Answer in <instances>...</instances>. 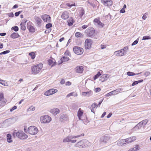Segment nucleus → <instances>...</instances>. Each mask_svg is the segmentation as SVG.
Segmentation results:
<instances>
[{"label": "nucleus", "instance_id": "11", "mask_svg": "<svg viewBox=\"0 0 151 151\" xmlns=\"http://www.w3.org/2000/svg\"><path fill=\"white\" fill-rule=\"evenodd\" d=\"M57 91L58 90L57 89L52 88L46 91L44 93V94L46 96H49L56 93Z\"/></svg>", "mask_w": 151, "mask_h": 151}, {"label": "nucleus", "instance_id": "30", "mask_svg": "<svg viewBox=\"0 0 151 151\" xmlns=\"http://www.w3.org/2000/svg\"><path fill=\"white\" fill-rule=\"evenodd\" d=\"M139 149V145H137L135 146V147L129 150L128 151H137Z\"/></svg>", "mask_w": 151, "mask_h": 151}, {"label": "nucleus", "instance_id": "41", "mask_svg": "<svg viewBox=\"0 0 151 151\" xmlns=\"http://www.w3.org/2000/svg\"><path fill=\"white\" fill-rule=\"evenodd\" d=\"M6 101H0V106H4L5 104Z\"/></svg>", "mask_w": 151, "mask_h": 151}, {"label": "nucleus", "instance_id": "20", "mask_svg": "<svg viewBox=\"0 0 151 151\" xmlns=\"http://www.w3.org/2000/svg\"><path fill=\"white\" fill-rule=\"evenodd\" d=\"M116 143L117 145L119 146H122L124 145H126L124 139H121L119 140L116 142Z\"/></svg>", "mask_w": 151, "mask_h": 151}, {"label": "nucleus", "instance_id": "58", "mask_svg": "<svg viewBox=\"0 0 151 151\" xmlns=\"http://www.w3.org/2000/svg\"><path fill=\"white\" fill-rule=\"evenodd\" d=\"M73 93L72 92V93H69V94H68L67 95V96L66 97H70V96H73Z\"/></svg>", "mask_w": 151, "mask_h": 151}, {"label": "nucleus", "instance_id": "4", "mask_svg": "<svg viewBox=\"0 0 151 151\" xmlns=\"http://www.w3.org/2000/svg\"><path fill=\"white\" fill-rule=\"evenodd\" d=\"M27 132L31 134L35 135L38 132V130L36 127L34 126H31L28 128Z\"/></svg>", "mask_w": 151, "mask_h": 151}, {"label": "nucleus", "instance_id": "14", "mask_svg": "<svg viewBox=\"0 0 151 151\" xmlns=\"http://www.w3.org/2000/svg\"><path fill=\"white\" fill-rule=\"evenodd\" d=\"M93 21L95 23V24L98 25L100 27H102L104 25V24L103 23L100 22L99 19H95Z\"/></svg>", "mask_w": 151, "mask_h": 151}, {"label": "nucleus", "instance_id": "13", "mask_svg": "<svg viewBox=\"0 0 151 151\" xmlns=\"http://www.w3.org/2000/svg\"><path fill=\"white\" fill-rule=\"evenodd\" d=\"M101 2L106 6H111L112 4V1L111 0H102Z\"/></svg>", "mask_w": 151, "mask_h": 151}, {"label": "nucleus", "instance_id": "35", "mask_svg": "<svg viewBox=\"0 0 151 151\" xmlns=\"http://www.w3.org/2000/svg\"><path fill=\"white\" fill-rule=\"evenodd\" d=\"M21 26V29L22 30H25L26 29V27L25 26V24L23 23H21L20 24Z\"/></svg>", "mask_w": 151, "mask_h": 151}, {"label": "nucleus", "instance_id": "19", "mask_svg": "<svg viewBox=\"0 0 151 151\" xmlns=\"http://www.w3.org/2000/svg\"><path fill=\"white\" fill-rule=\"evenodd\" d=\"M31 24V22H28L27 28L30 32H35V29L33 26L30 25Z\"/></svg>", "mask_w": 151, "mask_h": 151}, {"label": "nucleus", "instance_id": "12", "mask_svg": "<svg viewBox=\"0 0 151 151\" xmlns=\"http://www.w3.org/2000/svg\"><path fill=\"white\" fill-rule=\"evenodd\" d=\"M136 137L135 136H132L124 139L126 144H129L135 140Z\"/></svg>", "mask_w": 151, "mask_h": 151}, {"label": "nucleus", "instance_id": "28", "mask_svg": "<svg viewBox=\"0 0 151 151\" xmlns=\"http://www.w3.org/2000/svg\"><path fill=\"white\" fill-rule=\"evenodd\" d=\"M7 141L9 143H11L12 142V136L10 134H7L6 135Z\"/></svg>", "mask_w": 151, "mask_h": 151}, {"label": "nucleus", "instance_id": "32", "mask_svg": "<svg viewBox=\"0 0 151 151\" xmlns=\"http://www.w3.org/2000/svg\"><path fill=\"white\" fill-rule=\"evenodd\" d=\"M85 14V11L84 9L82 8L79 12V16L81 18Z\"/></svg>", "mask_w": 151, "mask_h": 151}, {"label": "nucleus", "instance_id": "57", "mask_svg": "<svg viewBox=\"0 0 151 151\" xmlns=\"http://www.w3.org/2000/svg\"><path fill=\"white\" fill-rule=\"evenodd\" d=\"M150 74V73L149 72H146L145 73V75L147 76H149Z\"/></svg>", "mask_w": 151, "mask_h": 151}, {"label": "nucleus", "instance_id": "46", "mask_svg": "<svg viewBox=\"0 0 151 151\" xmlns=\"http://www.w3.org/2000/svg\"><path fill=\"white\" fill-rule=\"evenodd\" d=\"M84 134H82L81 135H77V136H73V138L74 139V138H76L82 136H84Z\"/></svg>", "mask_w": 151, "mask_h": 151}, {"label": "nucleus", "instance_id": "7", "mask_svg": "<svg viewBox=\"0 0 151 151\" xmlns=\"http://www.w3.org/2000/svg\"><path fill=\"white\" fill-rule=\"evenodd\" d=\"M85 33L89 37L93 36L95 33V30L92 27H89L85 31Z\"/></svg>", "mask_w": 151, "mask_h": 151}, {"label": "nucleus", "instance_id": "51", "mask_svg": "<svg viewBox=\"0 0 151 151\" xmlns=\"http://www.w3.org/2000/svg\"><path fill=\"white\" fill-rule=\"evenodd\" d=\"M147 13H145L144 14L142 18L144 20H145L147 17Z\"/></svg>", "mask_w": 151, "mask_h": 151}, {"label": "nucleus", "instance_id": "44", "mask_svg": "<svg viewBox=\"0 0 151 151\" xmlns=\"http://www.w3.org/2000/svg\"><path fill=\"white\" fill-rule=\"evenodd\" d=\"M9 52L10 51L9 50H7L1 52L0 53V55L5 54L9 53Z\"/></svg>", "mask_w": 151, "mask_h": 151}, {"label": "nucleus", "instance_id": "40", "mask_svg": "<svg viewBox=\"0 0 151 151\" xmlns=\"http://www.w3.org/2000/svg\"><path fill=\"white\" fill-rule=\"evenodd\" d=\"M6 101L4 97V94L3 93H0V101Z\"/></svg>", "mask_w": 151, "mask_h": 151}, {"label": "nucleus", "instance_id": "17", "mask_svg": "<svg viewBox=\"0 0 151 151\" xmlns=\"http://www.w3.org/2000/svg\"><path fill=\"white\" fill-rule=\"evenodd\" d=\"M109 75L108 74H104L100 77L99 81L102 82H104L106 80L109 78Z\"/></svg>", "mask_w": 151, "mask_h": 151}, {"label": "nucleus", "instance_id": "24", "mask_svg": "<svg viewBox=\"0 0 151 151\" xmlns=\"http://www.w3.org/2000/svg\"><path fill=\"white\" fill-rule=\"evenodd\" d=\"M60 121L63 122L64 121L67 120V116L65 114H63L61 115L60 118Z\"/></svg>", "mask_w": 151, "mask_h": 151}, {"label": "nucleus", "instance_id": "39", "mask_svg": "<svg viewBox=\"0 0 151 151\" xmlns=\"http://www.w3.org/2000/svg\"><path fill=\"white\" fill-rule=\"evenodd\" d=\"M119 52L120 54V55L121 56H123L125 54L124 51H123L122 49L118 50V52Z\"/></svg>", "mask_w": 151, "mask_h": 151}, {"label": "nucleus", "instance_id": "10", "mask_svg": "<svg viewBox=\"0 0 151 151\" xmlns=\"http://www.w3.org/2000/svg\"><path fill=\"white\" fill-rule=\"evenodd\" d=\"M73 50L74 52L77 55H81L83 52L82 48L77 46L74 47Z\"/></svg>", "mask_w": 151, "mask_h": 151}, {"label": "nucleus", "instance_id": "43", "mask_svg": "<svg viewBox=\"0 0 151 151\" xmlns=\"http://www.w3.org/2000/svg\"><path fill=\"white\" fill-rule=\"evenodd\" d=\"M151 39V37H150L149 36H144L143 37L142 40H146Z\"/></svg>", "mask_w": 151, "mask_h": 151}, {"label": "nucleus", "instance_id": "63", "mask_svg": "<svg viewBox=\"0 0 151 151\" xmlns=\"http://www.w3.org/2000/svg\"><path fill=\"white\" fill-rule=\"evenodd\" d=\"M27 21V20L25 19H24L23 20L21 23H23L24 24H25L26 22Z\"/></svg>", "mask_w": 151, "mask_h": 151}, {"label": "nucleus", "instance_id": "45", "mask_svg": "<svg viewBox=\"0 0 151 151\" xmlns=\"http://www.w3.org/2000/svg\"><path fill=\"white\" fill-rule=\"evenodd\" d=\"M52 27L51 23H49L47 24L46 25V27L47 29H49Z\"/></svg>", "mask_w": 151, "mask_h": 151}, {"label": "nucleus", "instance_id": "47", "mask_svg": "<svg viewBox=\"0 0 151 151\" xmlns=\"http://www.w3.org/2000/svg\"><path fill=\"white\" fill-rule=\"evenodd\" d=\"M101 90V88H97L94 89V91L96 92H98Z\"/></svg>", "mask_w": 151, "mask_h": 151}, {"label": "nucleus", "instance_id": "18", "mask_svg": "<svg viewBox=\"0 0 151 151\" xmlns=\"http://www.w3.org/2000/svg\"><path fill=\"white\" fill-rule=\"evenodd\" d=\"M61 18L63 19L66 20L69 17V13L67 11H65L61 15Z\"/></svg>", "mask_w": 151, "mask_h": 151}, {"label": "nucleus", "instance_id": "64", "mask_svg": "<svg viewBox=\"0 0 151 151\" xmlns=\"http://www.w3.org/2000/svg\"><path fill=\"white\" fill-rule=\"evenodd\" d=\"M106 114V112H104L103 114H102V115L101 116V118H103Z\"/></svg>", "mask_w": 151, "mask_h": 151}, {"label": "nucleus", "instance_id": "23", "mask_svg": "<svg viewBox=\"0 0 151 151\" xmlns=\"http://www.w3.org/2000/svg\"><path fill=\"white\" fill-rule=\"evenodd\" d=\"M50 112L53 115H56L60 112V110L58 108H54L50 110Z\"/></svg>", "mask_w": 151, "mask_h": 151}, {"label": "nucleus", "instance_id": "15", "mask_svg": "<svg viewBox=\"0 0 151 151\" xmlns=\"http://www.w3.org/2000/svg\"><path fill=\"white\" fill-rule=\"evenodd\" d=\"M42 18L45 22H50V16L47 14H44L42 16Z\"/></svg>", "mask_w": 151, "mask_h": 151}, {"label": "nucleus", "instance_id": "49", "mask_svg": "<svg viewBox=\"0 0 151 151\" xmlns=\"http://www.w3.org/2000/svg\"><path fill=\"white\" fill-rule=\"evenodd\" d=\"M138 42V40H136L135 41H134L133 43H132V46H133L134 45H135L136 44H137Z\"/></svg>", "mask_w": 151, "mask_h": 151}, {"label": "nucleus", "instance_id": "55", "mask_svg": "<svg viewBox=\"0 0 151 151\" xmlns=\"http://www.w3.org/2000/svg\"><path fill=\"white\" fill-rule=\"evenodd\" d=\"M17 108V106H14L11 109H10V111L12 112L14 110L16 109Z\"/></svg>", "mask_w": 151, "mask_h": 151}, {"label": "nucleus", "instance_id": "56", "mask_svg": "<svg viewBox=\"0 0 151 151\" xmlns=\"http://www.w3.org/2000/svg\"><path fill=\"white\" fill-rule=\"evenodd\" d=\"M138 83V81H135L132 83V86H134L136 84H137Z\"/></svg>", "mask_w": 151, "mask_h": 151}, {"label": "nucleus", "instance_id": "25", "mask_svg": "<svg viewBox=\"0 0 151 151\" xmlns=\"http://www.w3.org/2000/svg\"><path fill=\"white\" fill-rule=\"evenodd\" d=\"M142 127V126L140 122H139L133 128V129L134 131H137L140 129Z\"/></svg>", "mask_w": 151, "mask_h": 151}, {"label": "nucleus", "instance_id": "22", "mask_svg": "<svg viewBox=\"0 0 151 151\" xmlns=\"http://www.w3.org/2000/svg\"><path fill=\"white\" fill-rule=\"evenodd\" d=\"M69 60V58L68 57L63 56L59 61V64H60L63 62L68 61Z\"/></svg>", "mask_w": 151, "mask_h": 151}, {"label": "nucleus", "instance_id": "53", "mask_svg": "<svg viewBox=\"0 0 151 151\" xmlns=\"http://www.w3.org/2000/svg\"><path fill=\"white\" fill-rule=\"evenodd\" d=\"M116 90V92L117 93H119V92L120 91H122L123 89L122 88H118V89H117Z\"/></svg>", "mask_w": 151, "mask_h": 151}, {"label": "nucleus", "instance_id": "21", "mask_svg": "<svg viewBox=\"0 0 151 151\" xmlns=\"http://www.w3.org/2000/svg\"><path fill=\"white\" fill-rule=\"evenodd\" d=\"M34 19L37 26L39 27H40L41 26V22L42 21L41 19L37 16H35Z\"/></svg>", "mask_w": 151, "mask_h": 151}, {"label": "nucleus", "instance_id": "42", "mask_svg": "<svg viewBox=\"0 0 151 151\" xmlns=\"http://www.w3.org/2000/svg\"><path fill=\"white\" fill-rule=\"evenodd\" d=\"M12 29L15 31L16 32L17 31L19 30V28L18 27L15 26L12 27Z\"/></svg>", "mask_w": 151, "mask_h": 151}, {"label": "nucleus", "instance_id": "33", "mask_svg": "<svg viewBox=\"0 0 151 151\" xmlns=\"http://www.w3.org/2000/svg\"><path fill=\"white\" fill-rule=\"evenodd\" d=\"M148 122V120L147 119H145L144 120H143L141 122H139L141 124V125L143 126H145L146 124H147V122Z\"/></svg>", "mask_w": 151, "mask_h": 151}, {"label": "nucleus", "instance_id": "50", "mask_svg": "<svg viewBox=\"0 0 151 151\" xmlns=\"http://www.w3.org/2000/svg\"><path fill=\"white\" fill-rule=\"evenodd\" d=\"M21 11H19V12H16L15 13V16L16 17L18 16L21 13Z\"/></svg>", "mask_w": 151, "mask_h": 151}, {"label": "nucleus", "instance_id": "8", "mask_svg": "<svg viewBox=\"0 0 151 151\" xmlns=\"http://www.w3.org/2000/svg\"><path fill=\"white\" fill-rule=\"evenodd\" d=\"M73 139V136L69 135L63 139V142L65 143L70 142L72 143H75L76 142V140H72V139Z\"/></svg>", "mask_w": 151, "mask_h": 151}, {"label": "nucleus", "instance_id": "29", "mask_svg": "<svg viewBox=\"0 0 151 151\" xmlns=\"http://www.w3.org/2000/svg\"><path fill=\"white\" fill-rule=\"evenodd\" d=\"M97 104L96 103H94L91 106V111L92 112H93L94 114L95 113L94 112V109L96 108V107H97Z\"/></svg>", "mask_w": 151, "mask_h": 151}, {"label": "nucleus", "instance_id": "52", "mask_svg": "<svg viewBox=\"0 0 151 151\" xmlns=\"http://www.w3.org/2000/svg\"><path fill=\"white\" fill-rule=\"evenodd\" d=\"M128 49V47H125L123 48L122 49V50H123V51H124V52H125V54L126 53V50H127Z\"/></svg>", "mask_w": 151, "mask_h": 151}, {"label": "nucleus", "instance_id": "34", "mask_svg": "<svg viewBox=\"0 0 151 151\" xmlns=\"http://www.w3.org/2000/svg\"><path fill=\"white\" fill-rule=\"evenodd\" d=\"M75 35L76 37H81L83 36L82 34L79 32H77L75 33Z\"/></svg>", "mask_w": 151, "mask_h": 151}, {"label": "nucleus", "instance_id": "48", "mask_svg": "<svg viewBox=\"0 0 151 151\" xmlns=\"http://www.w3.org/2000/svg\"><path fill=\"white\" fill-rule=\"evenodd\" d=\"M118 52V50L114 52V54L116 56H120L121 55H120V54L119 53V52Z\"/></svg>", "mask_w": 151, "mask_h": 151}, {"label": "nucleus", "instance_id": "16", "mask_svg": "<svg viewBox=\"0 0 151 151\" xmlns=\"http://www.w3.org/2000/svg\"><path fill=\"white\" fill-rule=\"evenodd\" d=\"M83 71V68L82 66H78L75 69V72L77 73H81Z\"/></svg>", "mask_w": 151, "mask_h": 151}, {"label": "nucleus", "instance_id": "27", "mask_svg": "<svg viewBox=\"0 0 151 151\" xmlns=\"http://www.w3.org/2000/svg\"><path fill=\"white\" fill-rule=\"evenodd\" d=\"M92 93L91 91L87 92H84L82 93V95L84 96H89L92 95Z\"/></svg>", "mask_w": 151, "mask_h": 151}, {"label": "nucleus", "instance_id": "38", "mask_svg": "<svg viewBox=\"0 0 151 151\" xmlns=\"http://www.w3.org/2000/svg\"><path fill=\"white\" fill-rule=\"evenodd\" d=\"M29 55L31 56L32 59H34L35 57V54L34 52H31L29 53Z\"/></svg>", "mask_w": 151, "mask_h": 151}, {"label": "nucleus", "instance_id": "9", "mask_svg": "<svg viewBox=\"0 0 151 151\" xmlns=\"http://www.w3.org/2000/svg\"><path fill=\"white\" fill-rule=\"evenodd\" d=\"M93 43L92 40L90 39H87L85 42V47L86 49H89L91 47Z\"/></svg>", "mask_w": 151, "mask_h": 151}, {"label": "nucleus", "instance_id": "62", "mask_svg": "<svg viewBox=\"0 0 151 151\" xmlns=\"http://www.w3.org/2000/svg\"><path fill=\"white\" fill-rule=\"evenodd\" d=\"M120 12L122 13H124L125 12V10L124 9L122 8L120 11Z\"/></svg>", "mask_w": 151, "mask_h": 151}, {"label": "nucleus", "instance_id": "1", "mask_svg": "<svg viewBox=\"0 0 151 151\" xmlns=\"http://www.w3.org/2000/svg\"><path fill=\"white\" fill-rule=\"evenodd\" d=\"M12 135L14 137H17L21 139H24L28 137V136L21 130H19L17 132H14Z\"/></svg>", "mask_w": 151, "mask_h": 151}, {"label": "nucleus", "instance_id": "36", "mask_svg": "<svg viewBox=\"0 0 151 151\" xmlns=\"http://www.w3.org/2000/svg\"><path fill=\"white\" fill-rule=\"evenodd\" d=\"M139 74V73H137V74H135L133 72H128L127 73V75L128 76H134L136 74L138 75Z\"/></svg>", "mask_w": 151, "mask_h": 151}, {"label": "nucleus", "instance_id": "31", "mask_svg": "<svg viewBox=\"0 0 151 151\" xmlns=\"http://www.w3.org/2000/svg\"><path fill=\"white\" fill-rule=\"evenodd\" d=\"M19 35L17 33H12L11 35V37L12 38H15L18 37Z\"/></svg>", "mask_w": 151, "mask_h": 151}, {"label": "nucleus", "instance_id": "2", "mask_svg": "<svg viewBox=\"0 0 151 151\" xmlns=\"http://www.w3.org/2000/svg\"><path fill=\"white\" fill-rule=\"evenodd\" d=\"M90 142L86 140H82L78 142L74 147L79 148H85L88 147Z\"/></svg>", "mask_w": 151, "mask_h": 151}, {"label": "nucleus", "instance_id": "59", "mask_svg": "<svg viewBox=\"0 0 151 151\" xmlns=\"http://www.w3.org/2000/svg\"><path fill=\"white\" fill-rule=\"evenodd\" d=\"M71 83L69 81H67L65 83V85L66 86H70L71 85Z\"/></svg>", "mask_w": 151, "mask_h": 151}, {"label": "nucleus", "instance_id": "26", "mask_svg": "<svg viewBox=\"0 0 151 151\" xmlns=\"http://www.w3.org/2000/svg\"><path fill=\"white\" fill-rule=\"evenodd\" d=\"M83 112L82 111V110L81 109V108H80L78 111L77 113V116H78L79 119L80 120H81V116L82 115Z\"/></svg>", "mask_w": 151, "mask_h": 151}, {"label": "nucleus", "instance_id": "5", "mask_svg": "<svg viewBox=\"0 0 151 151\" xmlns=\"http://www.w3.org/2000/svg\"><path fill=\"white\" fill-rule=\"evenodd\" d=\"M40 120L42 123H48L50 122L52 119L48 115H45L41 116Z\"/></svg>", "mask_w": 151, "mask_h": 151}, {"label": "nucleus", "instance_id": "61", "mask_svg": "<svg viewBox=\"0 0 151 151\" xmlns=\"http://www.w3.org/2000/svg\"><path fill=\"white\" fill-rule=\"evenodd\" d=\"M106 45H101V48L102 49L106 48Z\"/></svg>", "mask_w": 151, "mask_h": 151}, {"label": "nucleus", "instance_id": "60", "mask_svg": "<svg viewBox=\"0 0 151 151\" xmlns=\"http://www.w3.org/2000/svg\"><path fill=\"white\" fill-rule=\"evenodd\" d=\"M8 15L10 17H13L14 16V14L12 12L9 14Z\"/></svg>", "mask_w": 151, "mask_h": 151}, {"label": "nucleus", "instance_id": "37", "mask_svg": "<svg viewBox=\"0 0 151 151\" xmlns=\"http://www.w3.org/2000/svg\"><path fill=\"white\" fill-rule=\"evenodd\" d=\"M101 75V73L99 71L97 73L94 77L93 79L94 80H95L96 79H97Z\"/></svg>", "mask_w": 151, "mask_h": 151}, {"label": "nucleus", "instance_id": "54", "mask_svg": "<svg viewBox=\"0 0 151 151\" xmlns=\"http://www.w3.org/2000/svg\"><path fill=\"white\" fill-rule=\"evenodd\" d=\"M53 63L52 61L51 60H49L48 61V64L49 65H51Z\"/></svg>", "mask_w": 151, "mask_h": 151}, {"label": "nucleus", "instance_id": "6", "mask_svg": "<svg viewBox=\"0 0 151 151\" xmlns=\"http://www.w3.org/2000/svg\"><path fill=\"white\" fill-rule=\"evenodd\" d=\"M110 139L109 136H103L101 137L99 142L101 144L104 145L107 143Z\"/></svg>", "mask_w": 151, "mask_h": 151}, {"label": "nucleus", "instance_id": "3", "mask_svg": "<svg viewBox=\"0 0 151 151\" xmlns=\"http://www.w3.org/2000/svg\"><path fill=\"white\" fill-rule=\"evenodd\" d=\"M42 64H39L33 66L32 68V70L34 74L38 73L42 68Z\"/></svg>", "mask_w": 151, "mask_h": 151}]
</instances>
